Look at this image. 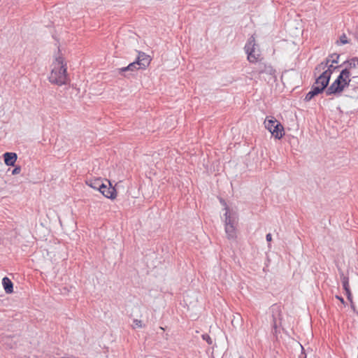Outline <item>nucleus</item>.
Wrapping results in <instances>:
<instances>
[{
    "label": "nucleus",
    "mask_w": 358,
    "mask_h": 358,
    "mask_svg": "<svg viewBox=\"0 0 358 358\" xmlns=\"http://www.w3.org/2000/svg\"><path fill=\"white\" fill-rule=\"evenodd\" d=\"M52 69L49 76V81L55 85H63L69 83L66 70V63L62 57H57L52 63Z\"/></svg>",
    "instance_id": "1"
},
{
    "label": "nucleus",
    "mask_w": 358,
    "mask_h": 358,
    "mask_svg": "<svg viewBox=\"0 0 358 358\" xmlns=\"http://www.w3.org/2000/svg\"><path fill=\"white\" fill-rule=\"evenodd\" d=\"M244 50L248 55L247 59L250 63H256L261 61V52L257 47L254 36H251L249 38L244 47Z\"/></svg>",
    "instance_id": "2"
},
{
    "label": "nucleus",
    "mask_w": 358,
    "mask_h": 358,
    "mask_svg": "<svg viewBox=\"0 0 358 358\" xmlns=\"http://www.w3.org/2000/svg\"><path fill=\"white\" fill-rule=\"evenodd\" d=\"M264 124L275 139H281L285 135L283 126L274 117H266Z\"/></svg>",
    "instance_id": "3"
},
{
    "label": "nucleus",
    "mask_w": 358,
    "mask_h": 358,
    "mask_svg": "<svg viewBox=\"0 0 358 358\" xmlns=\"http://www.w3.org/2000/svg\"><path fill=\"white\" fill-rule=\"evenodd\" d=\"M220 202L224 206L225 210V213L224 215V227L238 225V217L237 213L231 210L224 200L221 199Z\"/></svg>",
    "instance_id": "4"
},
{
    "label": "nucleus",
    "mask_w": 358,
    "mask_h": 358,
    "mask_svg": "<svg viewBox=\"0 0 358 358\" xmlns=\"http://www.w3.org/2000/svg\"><path fill=\"white\" fill-rule=\"evenodd\" d=\"M343 69L349 72L350 78H358V57H353L343 62Z\"/></svg>",
    "instance_id": "5"
},
{
    "label": "nucleus",
    "mask_w": 358,
    "mask_h": 358,
    "mask_svg": "<svg viewBox=\"0 0 358 358\" xmlns=\"http://www.w3.org/2000/svg\"><path fill=\"white\" fill-rule=\"evenodd\" d=\"M317 75H318V76L313 86L319 87V90L322 92L329 83L331 72L326 71L321 72L320 73H317Z\"/></svg>",
    "instance_id": "6"
},
{
    "label": "nucleus",
    "mask_w": 358,
    "mask_h": 358,
    "mask_svg": "<svg viewBox=\"0 0 358 358\" xmlns=\"http://www.w3.org/2000/svg\"><path fill=\"white\" fill-rule=\"evenodd\" d=\"M347 86L345 85H343L341 83H339L338 81H336V80L331 83V85L327 88L325 92L327 96L331 95V94H336L341 93L343 91L345 87Z\"/></svg>",
    "instance_id": "7"
},
{
    "label": "nucleus",
    "mask_w": 358,
    "mask_h": 358,
    "mask_svg": "<svg viewBox=\"0 0 358 358\" xmlns=\"http://www.w3.org/2000/svg\"><path fill=\"white\" fill-rule=\"evenodd\" d=\"M336 69L333 66V64H329L325 62H322L320 64H319L315 69V76H317V73H320L323 71H329L331 72V75L332 74L334 70Z\"/></svg>",
    "instance_id": "8"
},
{
    "label": "nucleus",
    "mask_w": 358,
    "mask_h": 358,
    "mask_svg": "<svg viewBox=\"0 0 358 358\" xmlns=\"http://www.w3.org/2000/svg\"><path fill=\"white\" fill-rule=\"evenodd\" d=\"M136 61L138 62V69H145L150 64V59L145 53L139 52Z\"/></svg>",
    "instance_id": "9"
},
{
    "label": "nucleus",
    "mask_w": 358,
    "mask_h": 358,
    "mask_svg": "<svg viewBox=\"0 0 358 358\" xmlns=\"http://www.w3.org/2000/svg\"><path fill=\"white\" fill-rule=\"evenodd\" d=\"M259 74L266 73L273 76L275 73V70L271 66L266 64L259 63L258 68L255 71Z\"/></svg>",
    "instance_id": "10"
},
{
    "label": "nucleus",
    "mask_w": 358,
    "mask_h": 358,
    "mask_svg": "<svg viewBox=\"0 0 358 358\" xmlns=\"http://www.w3.org/2000/svg\"><path fill=\"white\" fill-rule=\"evenodd\" d=\"M109 183V187L105 185L104 189H101L99 192L106 198L108 199H115L116 197V190L114 187H113L110 183Z\"/></svg>",
    "instance_id": "11"
},
{
    "label": "nucleus",
    "mask_w": 358,
    "mask_h": 358,
    "mask_svg": "<svg viewBox=\"0 0 358 358\" xmlns=\"http://www.w3.org/2000/svg\"><path fill=\"white\" fill-rule=\"evenodd\" d=\"M336 80L341 83L343 85L349 86L351 81V78L349 77V72L343 69Z\"/></svg>",
    "instance_id": "12"
},
{
    "label": "nucleus",
    "mask_w": 358,
    "mask_h": 358,
    "mask_svg": "<svg viewBox=\"0 0 358 358\" xmlns=\"http://www.w3.org/2000/svg\"><path fill=\"white\" fill-rule=\"evenodd\" d=\"M224 231L228 239L234 240L237 237V225L235 226H226Z\"/></svg>",
    "instance_id": "13"
},
{
    "label": "nucleus",
    "mask_w": 358,
    "mask_h": 358,
    "mask_svg": "<svg viewBox=\"0 0 358 358\" xmlns=\"http://www.w3.org/2000/svg\"><path fill=\"white\" fill-rule=\"evenodd\" d=\"M3 158L7 166H14L17 160V155L14 152H6L3 155Z\"/></svg>",
    "instance_id": "14"
},
{
    "label": "nucleus",
    "mask_w": 358,
    "mask_h": 358,
    "mask_svg": "<svg viewBox=\"0 0 358 358\" xmlns=\"http://www.w3.org/2000/svg\"><path fill=\"white\" fill-rule=\"evenodd\" d=\"M2 285L6 294L13 292V284L8 277H4L2 279Z\"/></svg>",
    "instance_id": "15"
},
{
    "label": "nucleus",
    "mask_w": 358,
    "mask_h": 358,
    "mask_svg": "<svg viewBox=\"0 0 358 358\" xmlns=\"http://www.w3.org/2000/svg\"><path fill=\"white\" fill-rule=\"evenodd\" d=\"M87 184L93 189H98L99 191L101 189L105 188V184L99 178L95 179L93 180H90V181L87 182Z\"/></svg>",
    "instance_id": "16"
},
{
    "label": "nucleus",
    "mask_w": 358,
    "mask_h": 358,
    "mask_svg": "<svg viewBox=\"0 0 358 358\" xmlns=\"http://www.w3.org/2000/svg\"><path fill=\"white\" fill-rule=\"evenodd\" d=\"M322 93V92L319 90V87H316L313 86L311 90L306 95L305 101H310L315 96Z\"/></svg>",
    "instance_id": "17"
},
{
    "label": "nucleus",
    "mask_w": 358,
    "mask_h": 358,
    "mask_svg": "<svg viewBox=\"0 0 358 358\" xmlns=\"http://www.w3.org/2000/svg\"><path fill=\"white\" fill-rule=\"evenodd\" d=\"M138 62L136 61L129 64L127 66L119 69L120 72H124L127 71H134V70L139 69L138 68Z\"/></svg>",
    "instance_id": "18"
},
{
    "label": "nucleus",
    "mask_w": 358,
    "mask_h": 358,
    "mask_svg": "<svg viewBox=\"0 0 358 358\" xmlns=\"http://www.w3.org/2000/svg\"><path fill=\"white\" fill-rule=\"evenodd\" d=\"M341 280L344 290L350 288L349 278L345 275L343 273H341Z\"/></svg>",
    "instance_id": "19"
},
{
    "label": "nucleus",
    "mask_w": 358,
    "mask_h": 358,
    "mask_svg": "<svg viewBox=\"0 0 358 358\" xmlns=\"http://www.w3.org/2000/svg\"><path fill=\"white\" fill-rule=\"evenodd\" d=\"M339 59V55L332 54L329 55L324 62L331 64H336L338 63V60Z\"/></svg>",
    "instance_id": "20"
},
{
    "label": "nucleus",
    "mask_w": 358,
    "mask_h": 358,
    "mask_svg": "<svg viewBox=\"0 0 358 358\" xmlns=\"http://www.w3.org/2000/svg\"><path fill=\"white\" fill-rule=\"evenodd\" d=\"M345 294L347 296L348 299L351 303L352 308H354V304H353V301H352V293H351V291H350V288H349L348 289H345Z\"/></svg>",
    "instance_id": "21"
},
{
    "label": "nucleus",
    "mask_w": 358,
    "mask_h": 358,
    "mask_svg": "<svg viewBox=\"0 0 358 358\" xmlns=\"http://www.w3.org/2000/svg\"><path fill=\"white\" fill-rule=\"evenodd\" d=\"M345 294L347 296L348 299L351 303L352 308H354V304H353V301H352V293H351V291H350V288H349L348 289H345Z\"/></svg>",
    "instance_id": "22"
},
{
    "label": "nucleus",
    "mask_w": 358,
    "mask_h": 358,
    "mask_svg": "<svg viewBox=\"0 0 358 358\" xmlns=\"http://www.w3.org/2000/svg\"><path fill=\"white\" fill-rule=\"evenodd\" d=\"M345 294L347 296L348 299L351 303L352 308H354V304H353V301H352V293H351V291H350V288H349L348 289H345Z\"/></svg>",
    "instance_id": "23"
},
{
    "label": "nucleus",
    "mask_w": 358,
    "mask_h": 358,
    "mask_svg": "<svg viewBox=\"0 0 358 358\" xmlns=\"http://www.w3.org/2000/svg\"><path fill=\"white\" fill-rule=\"evenodd\" d=\"M132 327L134 329H135L136 327H139V328L143 327L142 321L140 320H137V319L134 320Z\"/></svg>",
    "instance_id": "24"
},
{
    "label": "nucleus",
    "mask_w": 358,
    "mask_h": 358,
    "mask_svg": "<svg viewBox=\"0 0 358 358\" xmlns=\"http://www.w3.org/2000/svg\"><path fill=\"white\" fill-rule=\"evenodd\" d=\"M202 338L206 341L209 345L212 344L213 341L210 336L207 334L202 335Z\"/></svg>",
    "instance_id": "25"
},
{
    "label": "nucleus",
    "mask_w": 358,
    "mask_h": 358,
    "mask_svg": "<svg viewBox=\"0 0 358 358\" xmlns=\"http://www.w3.org/2000/svg\"><path fill=\"white\" fill-rule=\"evenodd\" d=\"M21 171V168L20 166H17V167H15L13 171H12V174L13 175H17V174H19Z\"/></svg>",
    "instance_id": "26"
},
{
    "label": "nucleus",
    "mask_w": 358,
    "mask_h": 358,
    "mask_svg": "<svg viewBox=\"0 0 358 358\" xmlns=\"http://www.w3.org/2000/svg\"><path fill=\"white\" fill-rule=\"evenodd\" d=\"M340 40L342 44L348 43L347 37L345 34L341 36Z\"/></svg>",
    "instance_id": "27"
},
{
    "label": "nucleus",
    "mask_w": 358,
    "mask_h": 358,
    "mask_svg": "<svg viewBox=\"0 0 358 358\" xmlns=\"http://www.w3.org/2000/svg\"><path fill=\"white\" fill-rule=\"evenodd\" d=\"M266 239L268 242H271L272 241V236L271 234H267L266 236Z\"/></svg>",
    "instance_id": "28"
},
{
    "label": "nucleus",
    "mask_w": 358,
    "mask_h": 358,
    "mask_svg": "<svg viewBox=\"0 0 358 358\" xmlns=\"http://www.w3.org/2000/svg\"><path fill=\"white\" fill-rule=\"evenodd\" d=\"M336 298L338 299L342 303H345V301L343 297L340 296H336Z\"/></svg>",
    "instance_id": "29"
},
{
    "label": "nucleus",
    "mask_w": 358,
    "mask_h": 358,
    "mask_svg": "<svg viewBox=\"0 0 358 358\" xmlns=\"http://www.w3.org/2000/svg\"><path fill=\"white\" fill-rule=\"evenodd\" d=\"M239 358H245V357H240Z\"/></svg>",
    "instance_id": "30"
},
{
    "label": "nucleus",
    "mask_w": 358,
    "mask_h": 358,
    "mask_svg": "<svg viewBox=\"0 0 358 358\" xmlns=\"http://www.w3.org/2000/svg\"><path fill=\"white\" fill-rule=\"evenodd\" d=\"M73 358H76V357H73Z\"/></svg>",
    "instance_id": "31"
}]
</instances>
